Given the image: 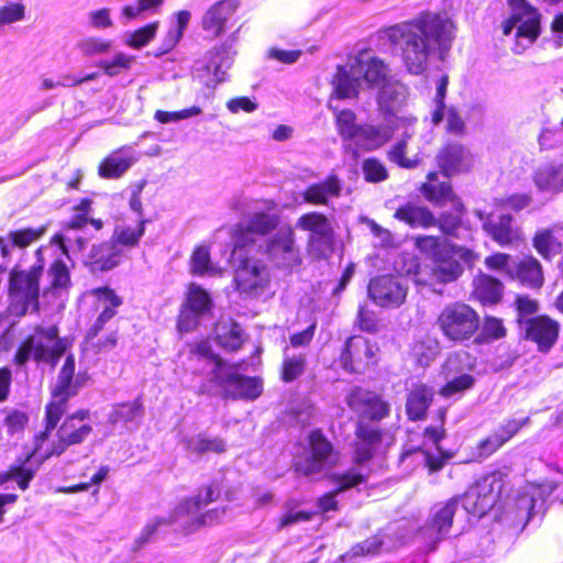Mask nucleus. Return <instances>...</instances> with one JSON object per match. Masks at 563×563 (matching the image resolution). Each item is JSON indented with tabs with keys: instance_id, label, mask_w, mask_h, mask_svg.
Returning a JSON list of instances; mask_svg holds the SVG:
<instances>
[{
	"instance_id": "052dcab7",
	"label": "nucleus",
	"mask_w": 563,
	"mask_h": 563,
	"mask_svg": "<svg viewBox=\"0 0 563 563\" xmlns=\"http://www.w3.org/2000/svg\"><path fill=\"white\" fill-rule=\"evenodd\" d=\"M363 178L366 183L378 184L389 178L386 165L377 157H367L362 163Z\"/></svg>"
},
{
	"instance_id": "5fc2aeb1",
	"label": "nucleus",
	"mask_w": 563,
	"mask_h": 563,
	"mask_svg": "<svg viewBox=\"0 0 563 563\" xmlns=\"http://www.w3.org/2000/svg\"><path fill=\"white\" fill-rule=\"evenodd\" d=\"M92 199L82 197L71 207L73 216L63 224L66 230L79 231L88 225V220L92 211Z\"/></svg>"
},
{
	"instance_id": "f704fd0d",
	"label": "nucleus",
	"mask_w": 563,
	"mask_h": 563,
	"mask_svg": "<svg viewBox=\"0 0 563 563\" xmlns=\"http://www.w3.org/2000/svg\"><path fill=\"white\" fill-rule=\"evenodd\" d=\"M245 333L241 324L234 319H228L218 324L216 332V342L220 347L228 352H238L245 342Z\"/></svg>"
},
{
	"instance_id": "49530a36",
	"label": "nucleus",
	"mask_w": 563,
	"mask_h": 563,
	"mask_svg": "<svg viewBox=\"0 0 563 563\" xmlns=\"http://www.w3.org/2000/svg\"><path fill=\"white\" fill-rule=\"evenodd\" d=\"M520 21L516 25L517 30L515 36L517 38H526L530 43H534L541 34V19L542 15L538 9L522 12Z\"/></svg>"
},
{
	"instance_id": "39448f33",
	"label": "nucleus",
	"mask_w": 563,
	"mask_h": 563,
	"mask_svg": "<svg viewBox=\"0 0 563 563\" xmlns=\"http://www.w3.org/2000/svg\"><path fill=\"white\" fill-rule=\"evenodd\" d=\"M73 336H59L57 324L44 327L36 324L33 333L27 334L18 345L12 362L23 367L29 361L47 363L55 367L62 356L74 345Z\"/></svg>"
},
{
	"instance_id": "a18cd8bd",
	"label": "nucleus",
	"mask_w": 563,
	"mask_h": 563,
	"mask_svg": "<svg viewBox=\"0 0 563 563\" xmlns=\"http://www.w3.org/2000/svg\"><path fill=\"white\" fill-rule=\"evenodd\" d=\"M457 497L465 511L477 518L485 516L495 506L490 500L482 496V493L475 485Z\"/></svg>"
},
{
	"instance_id": "79ce46f5",
	"label": "nucleus",
	"mask_w": 563,
	"mask_h": 563,
	"mask_svg": "<svg viewBox=\"0 0 563 563\" xmlns=\"http://www.w3.org/2000/svg\"><path fill=\"white\" fill-rule=\"evenodd\" d=\"M287 347L284 349V356L279 365L278 374L279 379L289 384L299 379L306 372L308 362L303 353L286 354Z\"/></svg>"
},
{
	"instance_id": "aec40b11",
	"label": "nucleus",
	"mask_w": 563,
	"mask_h": 563,
	"mask_svg": "<svg viewBox=\"0 0 563 563\" xmlns=\"http://www.w3.org/2000/svg\"><path fill=\"white\" fill-rule=\"evenodd\" d=\"M368 297L379 307L395 308L404 303L407 289L391 275H382L369 280Z\"/></svg>"
},
{
	"instance_id": "6e6d98bb",
	"label": "nucleus",
	"mask_w": 563,
	"mask_h": 563,
	"mask_svg": "<svg viewBox=\"0 0 563 563\" xmlns=\"http://www.w3.org/2000/svg\"><path fill=\"white\" fill-rule=\"evenodd\" d=\"M464 212H451L443 211L435 217L433 214V227H437L439 231L442 233V238H457V232L463 224V216Z\"/></svg>"
},
{
	"instance_id": "72a5a7b5",
	"label": "nucleus",
	"mask_w": 563,
	"mask_h": 563,
	"mask_svg": "<svg viewBox=\"0 0 563 563\" xmlns=\"http://www.w3.org/2000/svg\"><path fill=\"white\" fill-rule=\"evenodd\" d=\"M363 78L369 87L379 88L380 96L388 93V89L393 87L390 69L388 64L379 57H371L363 70Z\"/></svg>"
},
{
	"instance_id": "f03ea898",
	"label": "nucleus",
	"mask_w": 563,
	"mask_h": 563,
	"mask_svg": "<svg viewBox=\"0 0 563 563\" xmlns=\"http://www.w3.org/2000/svg\"><path fill=\"white\" fill-rule=\"evenodd\" d=\"M446 22L431 11H421L415 18L379 29L378 36L399 49L408 73L421 75L427 70L429 57L441 43Z\"/></svg>"
},
{
	"instance_id": "6e6552de",
	"label": "nucleus",
	"mask_w": 563,
	"mask_h": 563,
	"mask_svg": "<svg viewBox=\"0 0 563 563\" xmlns=\"http://www.w3.org/2000/svg\"><path fill=\"white\" fill-rule=\"evenodd\" d=\"M435 325L450 343L464 344L476 335L481 316L475 308L464 301L446 303L438 313Z\"/></svg>"
},
{
	"instance_id": "ddd939ff",
	"label": "nucleus",
	"mask_w": 563,
	"mask_h": 563,
	"mask_svg": "<svg viewBox=\"0 0 563 563\" xmlns=\"http://www.w3.org/2000/svg\"><path fill=\"white\" fill-rule=\"evenodd\" d=\"M434 163L443 178H451L472 173L475 157L466 144L449 140L438 148Z\"/></svg>"
},
{
	"instance_id": "4468645a",
	"label": "nucleus",
	"mask_w": 563,
	"mask_h": 563,
	"mask_svg": "<svg viewBox=\"0 0 563 563\" xmlns=\"http://www.w3.org/2000/svg\"><path fill=\"white\" fill-rule=\"evenodd\" d=\"M296 227L309 232L308 251L319 258L327 257L324 247L331 250L334 241V230L330 219L322 212L309 211L297 219Z\"/></svg>"
},
{
	"instance_id": "a19ab883",
	"label": "nucleus",
	"mask_w": 563,
	"mask_h": 563,
	"mask_svg": "<svg viewBox=\"0 0 563 563\" xmlns=\"http://www.w3.org/2000/svg\"><path fill=\"white\" fill-rule=\"evenodd\" d=\"M506 476L507 474L505 472L495 470L483 475L474 485L482 493L483 497H486L496 505L501 500Z\"/></svg>"
},
{
	"instance_id": "e433bc0d",
	"label": "nucleus",
	"mask_w": 563,
	"mask_h": 563,
	"mask_svg": "<svg viewBox=\"0 0 563 563\" xmlns=\"http://www.w3.org/2000/svg\"><path fill=\"white\" fill-rule=\"evenodd\" d=\"M225 512L227 507H216L196 516L189 515V517L177 521L179 522V532L184 536H189L203 527L218 525Z\"/></svg>"
},
{
	"instance_id": "2f4dec72",
	"label": "nucleus",
	"mask_w": 563,
	"mask_h": 563,
	"mask_svg": "<svg viewBox=\"0 0 563 563\" xmlns=\"http://www.w3.org/2000/svg\"><path fill=\"white\" fill-rule=\"evenodd\" d=\"M558 224L540 228L531 239L533 249L544 261H552L563 251V243L558 235Z\"/></svg>"
},
{
	"instance_id": "473e14b6",
	"label": "nucleus",
	"mask_w": 563,
	"mask_h": 563,
	"mask_svg": "<svg viewBox=\"0 0 563 563\" xmlns=\"http://www.w3.org/2000/svg\"><path fill=\"white\" fill-rule=\"evenodd\" d=\"M144 413L143 395H139L133 400L114 404L108 415V422L111 426H126L128 423L142 419Z\"/></svg>"
},
{
	"instance_id": "5701e85b",
	"label": "nucleus",
	"mask_w": 563,
	"mask_h": 563,
	"mask_svg": "<svg viewBox=\"0 0 563 563\" xmlns=\"http://www.w3.org/2000/svg\"><path fill=\"white\" fill-rule=\"evenodd\" d=\"M508 279L523 288L539 290L545 282L543 266L532 254H525L512 262Z\"/></svg>"
},
{
	"instance_id": "dca6fc26",
	"label": "nucleus",
	"mask_w": 563,
	"mask_h": 563,
	"mask_svg": "<svg viewBox=\"0 0 563 563\" xmlns=\"http://www.w3.org/2000/svg\"><path fill=\"white\" fill-rule=\"evenodd\" d=\"M54 430H56V441L45 450L40 464L53 456H60L70 446L84 443L92 433L93 428L90 423L73 421L65 417Z\"/></svg>"
},
{
	"instance_id": "4c0bfd02",
	"label": "nucleus",
	"mask_w": 563,
	"mask_h": 563,
	"mask_svg": "<svg viewBox=\"0 0 563 563\" xmlns=\"http://www.w3.org/2000/svg\"><path fill=\"white\" fill-rule=\"evenodd\" d=\"M48 285L44 288V295H58L68 291L71 287V274L63 258H55L47 269Z\"/></svg>"
},
{
	"instance_id": "423d86ee",
	"label": "nucleus",
	"mask_w": 563,
	"mask_h": 563,
	"mask_svg": "<svg viewBox=\"0 0 563 563\" xmlns=\"http://www.w3.org/2000/svg\"><path fill=\"white\" fill-rule=\"evenodd\" d=\"M44 273V263L24 268L20 264L11 267L7 282V313L10 317L22 318L30 309L40 311L41 280Z\"/></svg>"
},
{
	"instance_id": "393cba45",
	"label": "nucleus",
	"mask_w": 563,
	"mask_h": 563,
	"mask_svg": "<svg viewBox=\"0 0 563 563\" xmlns=\"http://www.w3.org/2000/svg\"><path fill=\"white\" fill-rule=\"evenodd\" d=\"M530 418L508 419L495 429L489 435L476 444L477 457L487 459L509 442L519 431L529 423Z\"/></svg>"
},
{
	"instance_id": "c85d7f7f",
	"label": "nucleus",
	"mask_w": 563,
	"mask_h": 563,
	"mask_svg": "<svg viewBox=\"0 0 563 563\" xmlns=\"http://www.w3.org/2000/svg\"><path fill=\"white\" fill-rule=\"evenodd\" d=\"M342 192L341 179L335 174L323 180L309 185L301 194L303 201L311 206H328L331 198H339Z\"/></svg>"
},
{
	"instance_id": "338daca9",
	"label": "nucleus",
	"mask_w": 563,
	"mask_h": 563,
	"mask_svg": "<svg viewBox=\"0 0 563 563\" xmlns=\"http://www.w3.org/2000/svg\"><path fill=\"white\" fill-rule=\"evenodd\" d=\"M355 323L361 331L369 334H375L380 330L379 318L366 305H358Z\"/></svg>"
},
{
	"instance_id": "bb28decb",
	"label": "nucleus",
	"mask_w": 563,
	"mask_h": 563,
	"mask_svg": "<svg viewBox=\"0 0 563 563\" xmlns=\"http://www.w3.org/2000/svg\"><path fill=\"white\" fill-rule=\"evenodd\" d=\"M433 399L434 391L431 386L421 382L412 384L406 395L405 412L407 419L412 422L426 420Z\"/></svg>"
},
{
	"instance_id": "c03bdc74",
	"label": "nucleus",
	"mask_w": 563,
	"mask_h": 563,
	"mask_svg": "<svg viewBox=\"0 0 563 563\" xmlns=\"http://www.w3.org/2000/svg\"><path fill=\"white\" fill-rule=\"evenodd\" d=\"M181 305L202 317L209 314L213 308V301L210 294L196 283H190L188 285L186 296Z\"/></svg>"
},
{
	"instance_id": "b1692460",
	"label": "nucleus",
	"mask_w": 563,
	"mask_h": 563,
	"mask_svg": "<svg viewBox=\"0 0 563 563\" xmlns=\"http://www.w3.org/2000/svg\"><path fill=\"white\" fill-rule=\"evenodd\" d=\"M125 257V252L109 239L91 245L85 266L92 274L107 273L120 266Z\"/></svg>"
},
{
	"instance_id": "4d7b16f0",
	"label": "nucleus",
	"mask_w": 563,
	"mask_h": 563,
	"mask_svg": "<svg viewBox=\"0 0 563 563\" xmlns=\"http://www.w3.org/2000/svg\"><path fill=\"white\" fill-rule=\"evenodd\" d=\"M336 131L343 140H354L361 124L356 123V114L351 109H343L335 113Z\"/></svg>"
},
{
	"instance_id": "8fccbe9b",
	"label": "nucleus",
	"mask_w": 563,
	"mask_h": 563,
	"mask_svg": "<svg viewBox=\"0 0 563 563\" xmlns=\"http://www.w3.org/2000/svg\"><path fill=\"white\" fill-rule=\"evenodd\" d=\"M386 157L390 163L404 169H415L421 163L418 155L408 156V137H402L394 143L386 152Z\"/></svg>"
},
{
	"instance_id": "f8f14e48",
	"label": "nucleus",
	"mask_w": 563,
	"mask_h": 563,
	"mask_svg": "<svg viewBox=\"0 0 563 563\" xmlns=\"http://www.w3.org/2000/svg\"><path fill=\"white\" fill-rule=\"evenodd\" d=\"M263 254L272 267L280 271L290 272L302 263L300 249L289 225L265 241Z\"/></svg>"
},
{
	"instance_id": "20e7f679",
	"label": "nucleus",
	"mask_w": 563,
	"mask_h": 563,
	"mask_svg": "<svg viewBox=\"0 0 563 563\" xmlns=\"http://www.w3.org/2000/svg\"><path fill=\"white\" fill-rule=\"evenodd\" d=\"M76 361L74 354H68L58 372L57 380L51 389V398L44 408V428L33 437V448L26 460L40 453L44 444L51 438L52 432L68 410V402L71 397L78 395L90 376L87 372L75 374Z\"/></svg>"
},
{
	"instance_id": "603ef678",
	"label": "nucleus",
	"mask_w": 563,
	"mask_h": 563,
	"mask_svg": "<svg viewBox=\"0 0 563 563\" xmlns=\"http://www.w3.org/2000/svg\"><path fill=\"white\" fill-rule=\"evenodd\" d=\"M390 133L372 124H361L356 136L366 151L380 148L390 140Z\"/></svg>"
},
{
	"instance_id": "f3484780",
	"label": "nucleus",
	"mask_w": 563,
	"mask_h": 563,
	"mask_svg": "<svg viewBox=\"0 0 563 563\" xmlns=\"http://www.w3.org/2000/svg\"><path fill=\"white\" fill-rule=\"evenodd\" d=\"M483 230L500 247H515L525 242V234L510 213H488Z\"/></svg>"
},
{
	"instance_id": "1a4fd4ad",
	"label": "nucleus",
	"mask_w": 563,
	"mask_h": 563,
	"mask_svg": "<svg viewBox=\"0 0 563 563\" xmlns=\"http://www.w3.org/2000/svg\"><path fill=\"white\" fill-rule=\"evenodd\" d=\"M308 455H296L291 470L298 477H310L339 464L340 451L321 428H314L307 434Z\"/></svg>"
},
{
	"instance_id": "9d476101",
	"label": "nucleus",
	"mask_w": 563,
	"mask_h": 563,
	"mask_svg": "<svg viewBox=\"0 0 563 563\" xmlns=\"http://www.w3.org/2000/svg\"><path fill=\"white\" fill-rule=\"evenodd\" d=\"M271 283L267 265L250 255H238L233 268V286L242 296L256 297L264 292Z\"/></svg>"
},
{
	"instance_id": "9b49d317",
	"label": "nucleus",
	"mask_w": 563,
	"mask_h": 563,
	"mask_svg": "<svg viewBox=\"0 0 563 563\" xmlns=\"http://www.w3.org/2000/svg\"><path fill=\"white\" fill-rule=\"evenodd\" d=\"M379 346L369 339L354 334L349 336L339 356V363L343 371L350 374H364L378 363Z\"/></svg>"
},
{
	"instance_id": "680f3d73",
	"label": "nucleus",
	"mask_w": 563,
	"mask_h": 563,
	"mask_svg": "<svg viewBox=\"0 0 563 563\" xmlns=\"http://www.w3.org/2000/svg\"><path fill=\"white\" fill-rule=\"evenodd\" d=\"M368 479V475L360 471L350 468L345 472L334 474L332 481L335 484L334 493H343L358 485L365 484Z\"/></svg>"
},
{
	"instance_id": "3c124183",
	"label": "nucleus",
	"mask_w": 563,
	"mask_h": 563,
	"mask_svg": "<svg viewBox=\"0 0 563 563\" xmlns=\"http://www.w3.org/2000/svg\"><path fill=\"white\" fill-rule=\"evenodd\" d=\"M48 224L44 223L36 228H21L16 230H11L8 233V238L13 247L24 250L40 241L45 233L47 232Z\"/></svg>"
},
{
	"instance_id": "412c9836",
	"label": "nucleus",
	"mask_w": 563,
	"mask_h": 563,
	"mask_svg": "<svg viewBox=\"0 0 563 563\" xmlns=\"http://www.w3.org/2000/svg\"><path fill=\"white\" fill-rule=\"evenodd\" d=\"M461 353L453 352L448 355L442 364V373L446 378V382L438 390V394L442 398L449 399L455 396H462L475 386L476 378L474 375L470 373L454 375L457 372L456 365L461 363Z\"/></svg>"
},
{
	"instance_id": "13d9d810",
	"label": "nucleus",
	"mask_w": 563,
	"mask_h": 563,
	"mask_svg": "<svg viewBox=\"0 0 563 563\" xmlns=\"http://www.w3.org/2000/svg\"><path fill=\"white\" fill-rule=\"evenodd\" d=\"M190 273L195 276H203L212 272L210 246L198 245L194 249L189 258Z\"/></svg>"
},
{
	"instance_id": "4be33fe9",
	"label": "nucleus",
	"mask_w": 563,
	"mask_h": 563,
	"mask_svg": "<svg viewBox=\"0 0 563 563\" xmlns=\"http://www.w3.org/2000/svg\"><path fill=\"white\" fill-rule=\"evenodd\" d=\"M221 396L225 400L253 401L263 393V380L255 376L230 374L219 382Z\"/></svg>"
},
{
	"instance_id": "bf43d9fd",
	"label": "nucleus",
	"mask_w": 563,
	"mask_h": 563,
	"mask_svg": "<svg viewBox=\"0 0 563 563\" xmlns=\"http://www.w3.org/2000/svg\"><path fill=\"white\" fill-rule=\"evenodd\" d=\"M34 455L26 460L24 457L21 464H13L7 471L8 482L15 481L18 487L21 490H26L30 487V483L33 481L38 467L26 466L27 463Z\"/></svg>"
},
{
	"instance_id": "774afa93",
	"label": "nucleus",
	"mask_w": 563,
	"mask_h": 563,
	"mask_svg": "<svg viewBox=\"0 0 563 563\" xmlns=\"http://www.w3.org/2000/svg\"><path fill=\"white\" fill-rule=\"evenodd\" d=\"M159 22H151L134 32H132L125 41V44L134 49H140L148 44L156 35Z\"/></svg>"
},
{
	"instance_id": "2eb2a0df",
	"label": "nucleus",
	"mask_w": 563,
	"mask_h": 563,
	"mask_svg": "<svg viewBox=\"0 0 563 563\" xmlns=\"http://www.w3.org/2000/svg\"><path fill=\"white\" fill-rule=\"evenodd\" d=\"M440 172L430 170L426 179L419 186V192L423 199L435 207H444L450 203L454 211L465 212L462 198L455 192L450 178L440 179Z\"/></svg>"
},
{
	"instance_id": "7ed1b4c3",
	"label": "nucleus",
	"mask_w": 563,
	"mask_h": 563,
	"mask_svg": "<svg viewBox=\"0 0 563 563\" xmlns=\"http://www.w3.org/2000/svg\"><path fill=\"white\" fill-rule=\"evenodd\" d=\"M412 245L422 257L431 262L429 275L438 284L445 285L457 280L464 272L462 263L473 265L477 260L472 249L455 244L441 235H415Z\"/></svg>"
},
{
	"instance_id": "a878e982",
	"label": "nucleus",
	"mask_w": 563,
	"mask_h": 563,
	"mask_svg": "<svg viewBox=\"0 0 563 563\" xmlns=\"http://www.w3.org/2000/svg\"><path fill=\"white\" fill-rule=\"evenodd\" d=\"M221 495V485L217 481L200 487L199 492L195 496L185 497L173 510L169 522H176L178 520L194 515L201 509L202 506L209 505L217 501Z\"/></svg>"
},
{
	"instance_id": "0e129e2a",
	"label": "nucleus",
	"mask_w": 563,
	"mask_h": 563,
	"mask_svg": "<svg viewBox=\"0 0 563 563\" xmlns=\"http://www.w3.org/2000/svg\"><path fill=\"white\" fill-rule=\"evenodd\" d=\"M279 222L280 219L277 214L258 211L249 219L247 224L257 235L264 236L277 229Z\"/></svg>"
},
{
	"instance_id": "58836bf2",
	"label": "nucleus",
	"mask_w": 563,
	"mask_h": 563,
	"mask_svg": "<svg viewBox=\"0 0 563 563\" xmlns=\"http://www.w3.org/2000/svg\"><path fill=\"white\" fill-rule=\"evenodd\" d=\"M507 328L501 318L486 314L481 319L479 330L472 339L475 345L490 344L507 336Z\"/></svg>"
},
{
	"instance_id": "f257e3e1",
	"label": "nucleus",
	"mask_w": 563,
	"mask_h": 563,
	"mask_svg": "<svg viewBox=\"0 0 563 563\" xmlns=\"http://www.w3.org/2000/svg\"><path fill=\"white\" fill-rule=\"evenodd\" d=\"M346 407L355 415L353 440L350 444L351 462L365 466L385 456L390 442L382 422L391 415V404L374 389L355 385L344 396Z\"/></svg>"
},
{
	"instance_id": "ea45409f",
	"label": "nucleus",
	"mask_w": 563,
	"mask_h": 563,
	"mask_svg": "<svg viewBox=\"0 0 563 563\" xmlns=\"http://www.w3.org/2000/svg\"><path fill=\"white\" fill-rule=\"evenodd\" d=\"M331 84L338 99H352L358 96L360 78L351 74L344 65L336 66Z\"/></svg>"
},
{
	"instance_id": "6ab92c4d",
	"label": "nucleus",
	"mask_w": 563,
	"mask_h": 563,
	"mask_svg": "<svg viewBox=\"0 0 563 563\" xmlns=\"http://www.w3.org/2000/svg\"><path fill=\"white\" fill-rule=\"evenodd\" d=\"M560 322L548 314H538L525 320L523 339L537 345L541 353H548L558 342Z\"/></svg>"
},
{
	"instance_id": "69168bd1",
	"label": "nucleus",
	"mask_w": 563,
	"mask_h": 563,
	"mask_svg": "<svg viewBox=\"0 0 563 563\" xmlns=\"http://www.w3.org/2000/svg\"><path fill=\"white\" fill-rule=\"evenodd\" d=\"M382 544L383 542L376 537L365 539L364 541L352 545L349 551L341 555L340 559L342 561H352L357 558L376 554L379 551Z\"/></svg>"
},
{
	"instance_id": "c9c22d12",
	"label": "nucleus",
	"mask_w": 563,
	"mask_h": 563,
	"mask_svg": "<svg viewBox=\"0 0 563 563\" xmlns=\"http://www.w3.org/2000/svg\"><path fill=\"white\" fill-rule=\"evenodd\" d=\"M147 222V219L141 218L135 227L125 224L115 225L110 240L120 251L124 252V250L136 249L145 233V225Z\"/></svg>"
},
{
	"instance_id": "7c9ffc66",
	"label": "nucleus",
	"mask_w": 563,
	"mask_h": 563,
	"mask_svg": "<svg viewBox=\"0 0 563 563\" xmlns=\"http://www.w3.org/2000/svg\"><path fill=\"white\" fill-rule=\"evenodd\" d=\"M394 218L410 228L429 229L433 227V212L429 207L413 201L400 205L394 212Z\"/></svg>"
},
{
	"instance_id": "864d4df0",
	"label": "nucleus",
	"mask_w": 563,
	"mask_h": 563,
	"mask_svg": "<svg viewBox=\"0 0 563 563\" xmlns=\"http://www.w3.org/2000/svg\"><path fill=\"white\" fill-rule=\"evenodd\" d=\"M438 353V340L428 334L417 338L410 346V354L420 365H428L430 361L435 358Z\"/></svg>"
},
{
	"instance_id": "09e8293b",
	"label": "nucleus",
	"mask_w": 563,
	"mask_h": 563,
	"mask_svg": "<svg viewBox=\"0 0 563 563\" xmlns=\"http://www.w3.org/2000/svg\"><path fill=\"white\" fill-rule=\"evenodd\" d=\"M459 505V497H452L439 508L430 519V529L438 534H445L452 528L453 518Z\"/></svg>"
},
{
	"instance_id": "c756f323",
	"label": "nucleus",
	"mask_w": 563,
	"mask_h": 563,
	"mask_svg": "<svg viewBox=\"0 0 563 563\" xmlns=\"http://www.w3.org/2000/svg\"><path fill=\"white\" fill-rule=\"evenodd\" d=\"M472 296L482 306H494L501 301L504 285L497 277L478 274L473 279Z\"/></svg>"
},
{
	"instance_id": "cd10ccee",
	"label": "nucleus",
	"mask_w": 563,
	"mask_h": 563,
	"mask_svg": "<svg viewBox=\"0 0 563 563\" xmlns=\"http://www.w3.org/2000/svg\"><path fill=\"white\" fill-rule=\"evenodd\" d=\"M136 162L128 146H121L110 152L98 165V175L103 179L121 178Z\"/></svg>"
},
{
	"instance_id": "de8ad7c7",
	"label": "nucleus",
	"mask_w": 563,
	"mask_h": 563,
	"mask_svg": "<svg viewBox=\"0 0 563 563\" xmlns=\"http://www.w3.org/2000/svg\"><path fill=\"white\" fill-rule=\"evenodd\" d=\"M186 354L189 362L206 358L216 365L213 375L217 376L218 372L223 366L222 357L212 351V346L208 339H201L195 342L186 343Z\"/></svg>"
},
{
	"instance_id": "37998d69",
	"label": "nucleus",
	"mask_w": 563,
	"mask_h": 563,
	"mask_svg": "<svg viewBox=\"0 0 563 563\" xmlns=\"http://www.w3.org/2000/svg\"><path fill=\"white\" fill-rule=\"evenodd\" d=\"M186 449L196 455L208 453L223 454L227 452V443L220 437H210L207 433H198L194 438L186 440Z\"/></svg>"
},
{
	"instance_id": "e2e57ef3",
	"label": "nucleus",
	"mask_w": 563,
	"mask_h": 563,
	"mask_svg": "<svg viewBox=\"0 0 563 563\" xmlns=\"http://www.w3.org/2000/svg\"><path fill=\"white\" fill-rule=\"evenodd\" d=\"M257 233L246 223H238L232 228L231 236L234 243L233 255H242L240 252L256 243Z\"/></svg>"
},
{
	"instance_id": "0eeeda50",
	"label": "nucleus",
	"mask_w": 563,
	"mask_h": 563,
	"mask_svg": "<svg viewBox=\"0 0 563 563\" xmlns=\"http://www.w3.org/2000/svg\"><path fill=\"white\" fill-rule=\"evenodd\" d=\"M89 295L95 298L97 308H102L93 323L85 333L84 343L86 349L93 354H104L114 350L119 343L118 330H112L100 335L104 330L107 322L114 318L118 309L122 306L123 299L110 286H100L89 290Z\"/></svg>"
},
{
	"instance_id": "a211bd4d",
	"label": "nucleus",
	"mask_w": 563,
	"mask_h": 563,
	"mask_svg": "<svg viewBox=\"0 0 563 563\" xmlns=\"http://www.w3.org/2000/svg\"><path fill=\"white\" fill-rule=\"evenodd\" d=\"M240 4V0H218L203 12L200 25L209 40L221 37L230 29Z\"/></svg>"
}]
</instances>
